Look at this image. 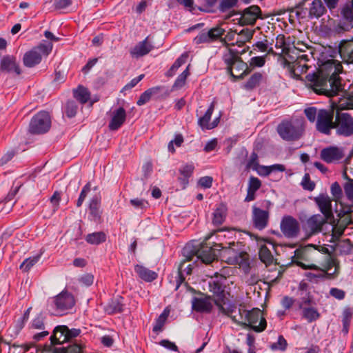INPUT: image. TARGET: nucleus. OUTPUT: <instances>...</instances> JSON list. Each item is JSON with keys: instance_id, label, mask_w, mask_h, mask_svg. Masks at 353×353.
<instances>
[{"instance_id": "obj_53", "label": "nucleus", "mask_w": 353, "mask_h": 353, "mask_svg": "<svg viewBox=\"0 0 353 353\" xmlns=\"http://www.w3.org/2000/svg\"><path fill=\"white\" fill-rule=\"evenodd\" d=\"M259 160L258 155L255 152H252L250 154V159L246 164V169H252L253 170H257L259 168Z\"/></svg>"}, {"instance_id": "obj_18", "label": "nucleus", "mask_w": 353, "mask_h": 353, "mask_svg": "<svg viewBox=\"0 0 353 353\" xmlns=\"http://www.w3.org/2000/svg\"><path fill=\"white\" fill-rule=\"evenodd\" d=\"M321 159L327 163H336L344 157V151L342 148L336 146H330L323 148L321 151Z\"/></svg>"}, {"instance_id": "obj_8", "label": "nucleus", "mask_w": 353, "mask_h": 353, "mask_svg": "<svg viewBox=\"0 0 353 353\" xmlns=\"http://www.w3.org/2000/svg\"><path fill=\"white\" fill-rule=\"evenodd\" d=\"M50 126L51 119L49 113L46 111H41L31 119L29 131L32 134H43L50 130Z\"/></svg>"}, {"instance_id": "obj_23", "label": "nucleus", "mask_w": 353, "mask_h": 353, "mask_svg": "<svg viewBox=\"0 0 353 353\" xmlns=\"http://www.w3.org/2000/svg\"><path fill=\"white\" fill-rule=\"evenodd\" d=\"M269 213L259 208H253L252 220L254 225L259 230L264 229L268 223Z\"/></svg>"}, {"instance_id": "obj_28", "label": "nucleus", "mask_w": 353, "mask_h": 353, "mask_svg": "<svg viewBox=\"0 0 353 353\" xmlns=\"http://www.w3.org/2000/svg\"><path fill=\"white\" fill-rule=\"evenodd\" d=\"M68 327L66 325L57 326L51 336L50 339L53 345L61 344L68 341Z\"/></svg>"}, {"instance_id": "obj_49", "label": "nucleus", "mask_w": 353, "mask_h": 353, "mask_svg": "<svg viewBox=\"0 0 353 353\" xmlns=\"http://www.w3.org/2000/svg\"><path fill=\"white\" fill-rule=\"evenodd\" d=\"M188 57V54L187 53L181 54L170 68V70L168 71L169 75H173V74L178 70V68H179L186 62Z\"/></svg>"}, {"instance_id": "obj_48", "label": "nucleus", "mask_w": 353, "mask_h": 353, "mask_svg": "<svg viewBox=\"0 0 353 353\" xmlns=\"http://www.w3.org/2000/svg\"><path fill=\"white\" fill-rule=\"evenodd\" d=\"M346 227V224L334 225L332 230V240L330 241L335 242L339 240L341 236L343 234Z\"/></svg>"}, {"instance_id": "obj_45", "label": "nucleus", "mask_w": 353, "mask_h": 353, "mask_svg": "<svg viewBox=\"0 0 353 353\" xmlns=\"http://www.w3.org/2000/svg\"><path fill=\"white\" fill-rule=\"evenodd\" d=\"M106 239V234L103 232H97L89 234L86 236L85 240L90 244H99Z\"/></svg>"}, {"instance_id": "obj_55", "label": "nucleus", "mask_w": 353, "mask_h": 353, "mask_svg": "<svg viewBox=\"0 0 353 353\" xmlns=\"http://www.w3.org/2000/svg\"><path fill=\"white\" fill-rule=\"evenodd\" d=\"M318 112L319 110L315 107H310L305 108L304 110V113L306 117L310 122L312 123L316 121V119L318 118Z\"/></svg>"}, {"instance_id": "obj_40", "label": "nucleus", "mask_w": 353, "mask_h": 353, "mask_svg": "<svg viewBox=\"0 0 353 353\" xmlns=\"http://www.w3.org/2000/svg\"><path fill=\"white\" fill-rule=\"evenodd\" d=\"M214 109V104L212 103L208 108V110L203 115V117H201L199 119V125L201 126L202 129L208 130L209 125L210 124V121L211 119V116Z\"/></svg>"}, {"instance_id": "obj_38", "label": "nucleus", "mask_w": 353, "mask_h": 353, "mask_svg": "<svg viewBox=\"0 0 353 353\" xmlns=\"http://www.w3.org/2000/svg\"><path fill=\"white\" fill-rule=\"evenodd\" d=\"M185 261H183L180 263L179 268H178V272H177V276L176 277V288L175 290H178L179 286L183 283L185 281V278L183 276V273L184 272H186L187 274H190L192 273V265L189 264L184 270L183 269V267L184 265Z\"/></svg>"}, {"instance_id": "obj_20", "label": "nucleus", "mask_w": 353, "mask_h": 353, "mask_svg": "<svg viewBox=\"0 0 353 353\" xmlns=\"http://www.w3.org/2000/svg\"><path fill=\"white\" fill-rule=\"evenodd\" d=\"M261 13V11L259 6H250L243 11L239 22L243 26L253 25L257 19L260 17Z\"/></svg>"}, {"instance_id": "obj_14", "label": "nucleus", "mask_w": 353, "mask_h": 353, "mask_svg": "<svg viewBox=\"0 0 353 353\" xmlns=\"http://www.w3.org/2000/svg\"><path fill=\"white\" fill-rule=\"evenodd\" d=\"M245 326H249L254 331L261 332L266 327V320L262 315V312L257 308L247 311L246 324Z\"/></svg>"}, {"instance_id": "obj_63", "label": "nucleus", "mask_w": 353, "mask_h": 353, "mask_svg": "<svg viewBox=\"0 0 353 353\" xmlns=\"http://www.w3.org/2000/svg\"><path fill=\"white\" fill-rule=\"evenodd\" d=\"M344 191L347 199L353 203V181L345 184Z\"/></svg>"}, {"instance_id": "obj_7", "label": "nucleus", "mask_w": 353, "mask_h": 353, "mask_svg": "<svg viewBox=\"0 0 353 353\" xmlns=\"http://www.w3.org/2000/svg\"><path fill=\"white\" fill-rule=\"evenodd\" d=\"M183 254L187 258V261L192 260V257L196 256L205 264L211 263L216 257L214 250L212 247L204 245L199 249L195 250L190 245L187 244L183 249Z\"/></svg>"}, {"instance_id": "obj_26", "label": "nucleus", "mask_w": 353, "mask_h": 353, "mask_svg": "<svg viewBox=\"0 0 353 353\" xmlns=\"http://www.w3.org/2000/svg\"><path fill=\"white\" fill-rule=\"evenodd\" d=\"M275 47L277 49H281V52L277 54L279 55V61L283 57H289L294 59V55L291 53H294L295 49H290L286 46L285 37L283 34H279L276 38Z\"/></svg>"}, {"instance_id": "obj_47", "label": "nucleus", "mask_w": 353, "mask_h": 353, "mask_svg": "<svg viewBox=\"0 0 353 353\" xmlns=\"http://www.w3.org/2000/svg\"><path fill=\"white\" fill-rule=\"evenodd\" d=\"M170 314V310L167 308L159 315L155 322V325L153 327V331L154 332H159L161 331L163 326L164 325L168 316Z\"/></svg>"}, {"instance_id": "obj_61", "label": "nucleus", "mask_w": 353, "mask_h": 353, "mask_svg": "<svg viewBox=\"0 0 353 353\" xmlns=\"http://www.w3.org/2000/svg\"><path fill=\"white\" fill-rule=\"evenodd\" d=\"M77 105L74 101H68L65 107V114L68 117H73L77 112Z\"/></svg>"}, {"instance_id": "obj_52", "label": "nucleus", "mask_w": 353, "mask_h": 353, "mask_svg": "<svg viewBox=\"0 0 353 353\" xmlns=\"http://www.w3.org/2000/svg\"><path fill=\"white\" fill-rule=\"evenodd\" d=\"M253 34V30H250L249 29H243L239 32V38L237 39V41L241 43H245L250 41L252 38Z\"/></svg>"}, {"instance_id": "obj_39", "label": "nucleus", "mask_w": 353, "mask_h": 353, "mask_svg": "<svg viewBox=\"0 0 353 353\" xmlns=\"http://www.w3.org/2000/svg\"><path fill=\"white\" fill-rule=\"evenodd\" d=\"M74 97L81 103H86L90 97V93L84 87L79 85L74 90Z\"/></svg>"}, {"instance_id": "obj_41", "label": "nucleus", "mask_w": 353, "mask_h": 353, "mask_svg": "<svg viewBox=\"0 0 353 353\" xmlns=\"http://www.w3.org/2000/svg\"><path fill=\"white\" fill-rule=\"evenodd\" d=\"M246 310L236 307V312L231 314L230 317L234 322L244 325L246 324Z\"/></svg>"}, {"instance_id": "obj_12", "label": "nucleus", "mask_w": 353, "mask_h": 353, "mask_svg": "<svg viewBox=\"0 0 353 353\" xmlns=\"http://www.w3.org/2000/svg\"><path fill=\"white\" fill-rule=\"evenodd\" d=\"M330 221L327 218L320 214L310 216L303 223V228L307 237L316 235L323 230V225Z\"/></svg>"}, {"instance_id": "obj_37", "label": "nucleus", "mask_w": 353, "mask_h": 353, "mask_svg": "<svg viewBox=\"0 0 353 353\" xmlns=\"http://www.w3.org/2000/svg\"><path fill=\"white\" fill-rule=\"evenodd\" d=\"M210 291L213 293L214 295L217 296L219 301H223L224 297V289L222 284L215 280H212L209 282Z\"/></svg>"}, {"instance_id": "obj_60", "label": "nucleus", "mask_w": 353, "mask_h": 353, "mask_svg": "<svg viewBox=\"0 0 353 353\" xmlns=\"http://www.w3.org/2000/svg\"><path fill=\"white\" fill-rule=\"evenodd\" d=\"M90 183H88L82 189L79 197L77 201V206L78 208L81 207L86 198L88 194L90 192L91 187Z\"/></svg>"}, {"instance_id": "obj_16", "label": "nucleus", "mask_w": 353, "mask_h": 353, "mask_svg": "<svg viewBox=\"0 0 353 353\" xmlns=\"http://www.w3.org/2000/svg\"><path fill=\"white\" fill-rule=\"evenodd\" d=\"M341 19L339 27L348 31L353 28V0L346 2L341 9Z\"/></svg>"}, {"instance_id": "obj_25", "label": "nucleus", "mask_w": 353, "mask_h": 353, "mask_svg": "<svg viewBox=\"0 0 353 353\" xmlns=\"http://www.w3.org/2000/svg\"><path fill=\"white\" fill-rule=\"evenodd\" d=\"M334 270L332 272H329L330 270H327L326 272L323 271L322 270H319L320 272L318 274H314L312 272L305 273V277L308 281L311 282H317L320 279L324 278H332L336 275H338L339 272V264L336 260V265H334Z\"/></svg>"}, {"instance_id": "obj_17", "label": "nucleus", "mask_w": 353, "mask_h": 353, "mask_svg": "<svg viewBox=\"0 0 353 353\" xmlns=\"http://www.w3.org/2000/svg\"><path fill=\"white\" fill-rule=\"evenodd\" d=\"M225 32V30L221 27H214L208 31H202L194 38V43L196 45L209 43L221 38Z\"/></svg>"}, {"instance_id": "obj_4", "label": "nucleus", "mask_w": 353, "mask_h": 353, "mask_svg": "<svg viewBox=\"0 0 353 353\" xmlns=\"http://www.w3.org/2000/svg\"><path fill=\"white\" fill-rule=\"evenodd\" d=\"M304 132L303 121L293 119L282 121L277 127V132L285 141H294L299 139Z\"/></svg>"}, {"instance_id": "obj_31", "label": "nucleus", "mask_w": 353, "mask_h": 353, "mask_svg": "<svg viewBox=\"0 0 353 353\" xmlns=\"http://www.w3.org/2000/svg\"><path fill=\"white\" fill-rule=\"evenodd\" d=\"M227 207L225 205L220 204L212 214V223L214 225H220L223 223L227 215Z\"/></svg>"}, {"instance_id": "obj_59", "label": "nucleus", "mask_w": 353, "mask_h": 353, "mask_svg": "<svg viewBox=\"0 0 353 353\" xmlns=\"http://www.w3.org/2000/svg\"><path fill=\"white\" fill-rule=\"evenodd\" d=\"M183 136L181 134H176L175 136L174 140L170 141V143H168V150L170 152L174 153L175 152L174 144L177 147H180L181 145V144L183 143Z\"/></svg>"}, {"instance_id": "obj_62", "label": "nucleus", "mask_w": 353, "mask_h": 353, "mask_svg": "<svg viewBox=\"0 0 353 353\" xmlns=\"http://www.w3.org/2000/svg\"><path fill=\"white\" fill-rule=\"evenodd\" d=\"M261 186V181L254 176H251L248 183V189L256 192Z\"/></svg>"}, {"instance_id": "obj_1", "label": "nucleus", "mask_w": 353, "mask_h": 353, "mask_svg": "<svg viewBox=\"0 0 353 353\" xmlns=\"http://www.w3.org/2000/svg\"><path fill=\"white\" fill-rule=\"evenodd\" d=\"M342 69L341 63H336L334 60L328 61L318 73L307 74L306 79L316 94L332 97L342 90L341 78L339 77Z\"/></svg>"}, {"instance_id": "obj_46", "label": "nucleus", "mask_w": 353, "mask_h": 353, "mask_svg": "<svg viewBox=\"0 0 353 353\" xmlns=\"http://www.w3.org/2000/svg\"><path fill=\"white\" fill-rule=\"evenodd\" d=\"M214 302L219 311L228 316H230L231 314L236 312V307L234 304H228L227 307H225L226 303L223 300V301L214 300Z\"/></svg>"}, {"instance_id": "obj_9", "label": "nucleus", "mask_w": 353, "mask_h": 353, "mask_svg": "<svg viewBox=\"0 0 353 353\" xmlns=\"http://www.w3.org/2000/svg\"><path fill=\"white\" fill-rule=\"evenodd\" d=\"M334 129L336 134L350 137L353 134V117L347 113L337 112L335 116Z\"/></svg>"}, {"instance_id": "obj_56", "label": "nucleus", "mask_w": 353, "mask_h": 353, "mask_svg": "<svg viewBox=\"0 0 353 353\" xmlns=\"http://www.w3.org/2000/svg\"><path fill=\"white\" fill-rule=\"evenodd\" d=\"M238 0H221L219 4V10L224 12L234 8L237 4Z\"/></svg>"}, {"instance_id": "obj_13", "label": "nucleus", "mask_w": 353, "mask_h": 353, "mask_svg": "<svg viewBox=\"0 0 353 353\" xmlns=\"http://www.w3.org/2000/svg\"><path fill=\"white\" fill-rule=\"evenodd\" d=\"M280 64L285 68H287L290 77L299 79L301 74L305 73L308 69V65L305 63H301L289 57H283L280 59Z\"/></svg>"}, {"instance_id": "obj_3", "label": "nucleus", "mask_w": 353, "mask_h": 353, "mask_svg": "<svg viewBox=\"0 0 353 353\" xmlns=\"http://www.w3.org/2000/svg\"><path fill=\"white\" fill-rule=\"evenodd\" d=\"M223 60L228 73L234 80L241 79L251 72V68L243 61L236 51L227 48L223 54Z\"/></svg>"}, {"instance_id": "obj_58", "label": "nucleus", "mask_w": 353, "mask_h": 353, "mask_svg": "<svg viewBox=\"0 0 353 353\" xmlns=\"http://www.w3.org/2000/svg\"><path fill=\"white\" fill-rule=\"evenodd\" d=\"M123 298L117 296L112 304V312H121L123 310Z\"/></svg>"}, {"instance_id": "obj_32", "label": "nucleus", "mask_w": 353, "mask_h": 353, "mask_svg": "<svg viewBox=\"0 0 353 353\" xmlns=\"http://www.w3.org/2000/svg\"><path fill=\"white\" fill-rule=\"evenodd\" d=\"M134 271L141 279L148 282L152 281L157 278V273L142 265H137L134 267Z\"/></svg>"}, {"instance_id": "obj_44", "label": "nucleus", "mask_w": 353, "mask_h": 353, "mask_svg": "<svg viewBox=\"0 0 353 353\" xmlns=\"http://www.w3.org/2000/svg\"><path fill=\"white\" fill-rule=\"evenodd\" d=\"M259 254L261 261L266 265L272 263L274 260L273 256L266 245L261 246Z\"/></svg>"}, {"instance_id": "obj_22", "label": "nucleus", "mask_w": 353, "mask_h": 353, "mask_svg": "<svg viewBox=\"0 0 353 353\" xmlns=\"http://www.w3.org/2000/svg\"><path fill=\"white\" fill-rule=\"evenodd\" d=\"M0 70L9 73L13 72L17 75L21 74L19 64L17 63L16 58L12 56H6L1 59Z\"/></svg>"}, {"instance_id": "obj_54", "label": "nucleus", "mask_w": 353, "mask_h": 353, "mask_svg": "<svg viewBox=\"0 0 353 353\" xmlns=\"http://www.w3.org/2000/svg\"><path fill=\"white\" fill-rule=\"evenodd\" d=\"M287 346H288V343H287L286 340L284 339V337L282 335H280L278 338L277 342L272 343L270 345V348L272 350H279L281 351H284L286 350Z\"/></svg>"}, {"instance_id": "obj_51", "label": "nucleus", "mask_w": 353, "mask_h": 353, "mask_svg": "<svg viewBox=\"0 0 353 353\" xmlns=\"http://www.w3.org/2000/svg\"><path fill=\"white\" fill-rule=\"evenodd\" d=\"M39 256H34L26 259L20 265V269L23 272H28L30 268L34 265L39 261Z\"/></svg>"}, {"instance_id": "obj_6", "label": "nucleus", "mask_w": 353, "mask_h": 353, "mask_svg": "<svg viewBox=\"0 0 353 353\" xmlns=\"http://www.w3.org/2000/svg\"><path fill=\"white\" fill-rule=\"evenodd\" d=\"M238 243L235 242L229 243L228 247H222L220 250L221 260L228 264L243 265L248 263V254L243 251L235 248Z\"/></svg>"}, {"instance_id": "obj_24", "label": "nucleus", "mask_w": 353, "mask_h": 353, "mask_svg": "<svg viewBox=\"0 0 353 353\" xmlns=\"http://www.w3.org/2000/svg\"><path fill=\"white\" fill-rule=\"evenodd\" d=\"M153 48L149 37H147L142 41L139 42L130 50V54L132 57L139 58L148 54Z\"/></svg>"}, {"instance_id": "obj_10", "label": "nucleus", "mask_w": 353, "mask_h": 353, "mask_svg": "<svg viewBox=\"0 0 353 353\" xmlns=\"http://www.w3.org/2000/svg\"><path fill=\"white\" fill-rule=\"evenodd\" d=\"M74 303V296L70 293L63 291L53 298L50 305L54 309L55 315H62L66 310L71 309Z\"/></svg>"}, {"instance_id": "obj_34", "label": "nucleus", "mask_w": 353, "mask_h": 353, "mask_svg": "<svg viewBox=\"0 0 353 353\" xmlns=\"http://www.w3.org/2000/svg\"><path fill=\"white\" fill-rule=\"evenodd\" d=\"M326 11L321 0H314L309 8V17L310 18H319Z\"/></svg>"}, {"instance_id": "obj_33", "label": "nucleus", "mask_w": 353, "mask_h": 353, "mask_svg": "<svg viewBox=\"0 0 353 353\" xmlns=\"http://www.w3.org/2000/svg\"><path fill=\"white\" fill-rule=\"evenodd\" d=\"M194 170V166L193 164L190 163L183 165L179 170L180 176L179 177V181L183 186V188H185L186 185L188 184V179L192 176L193 171Z\"/></svg>"}, {"instance_id": "obj_15", "label": "nucleus", "mask_w": 353, "mask_h": 353, "mask_svg": "<svg viewBox=\"0 0 353 353\" xmlns=\"http://www.w3.org/2000/svg\"><path fill=\"white\" fill-rule=\"evenodd\" d=\"M281 231L287 238H296L300 233V223L293 216H284L280 224Z\"/></svg>"}, {"instance_id": "obj_29", "label": "nucleus", "mask_w": 353, "mask_h": 353, "mask_svg": "<svg viewBox=\"0 0 353 353\" xmlns=\"http://www.w3.org/2000/svg\"><path fill=\"white\" fill-rule=\"evenodd\" d=\"M339 53L343 61L353 63V39L343 42L339 47Z\"/></svg>"}, {"instance_id": "obj_36", "label": "nucleus", "mask_w": 353, "mask_h": 353, "mask_svg": "<svg viewBox=\"0 0 353 353\" xmlns=\"http://www.w3.org/2000/svg\"><path fill=\"white\" fill-rule=\"evenodd\" d=\"M332 108L337 110L353 109V97L341 98L337 102H333Z\"/></svg>"}, {"instance_id": "obj_11", "label": "nucleus", "mask_w": 353, "mask_h": 353, "mask_svg": "<svg viewBox=\"0 0 353 353\" xmlns=\"http://www.w3.org/2000/svg\"><path fill=\"white\" fill-rule=\"evenodd\" d=\"M334 110L321 109L318 112V118L316 121V129L318 132L330 135L334 129Z\"/></svg>"}, {"instance_id": "obj_57", "label": "nucleus", "mask_w": 353, "mask_h": 353, "mask_svg": "<svg viewBox=\"0 0 353 353\" xmlns=\"http://www.w3.org/2000/svg\"><path fill=\"white\" fill-rule=\"evenodd\" d=\"M301 185L304 190L312 191L315 188V183L310 180V176L308 173H306L302 179Z\"/></svg>"}, {"instance_id": "obj_50", "label": "nucleus", "mask_w": 353, "mask_h": 353, "mask_svg": "<svg viewBox=\"0 0 353 353\" xmlns=\"http://www.w3.org/2000/svg\"><path fill=\"white\" fill-rule=\"evenodd\" d=\"M189 65L186 68V69L177 77L174 85V89H179L182 88L186 81L187 77L189 76Z\"/></svg>"}, {"instance_id": "obj_21", "label": "nucleus", "mask_w": 353, "mask_h": 353, "mask_svg": "<svg viewBox=\"0 0 353 353\" xmlns=\"http://www.w3.org/2000/svg\"><path fill=\"white\" fill-rule=\"evenodd\" d=\"M311 301L308 299H303L299 304V308L301 310V316L308 323L316 321L320 317L318 310L312 307H309Z\"/></svg>"}, {"instance_id": "obj_5", "label": "nucleus", "mask_w": 353, "mask_h": 353, "mask_svg": "<svg viewBox=\"0 0 353 353\" xmlns=\"http://www.w3.org/2000/svg\"><path fill=\"white\" fill-rule=\"evenodd\" d=\"M53 45L51 42L43 41L32 50L26 52L23 57L25 66L32 68L38 65L43 56H48L52 50Z\"/></svg>"}, {"instance_id": "obj_27", "label": "nucleus", "mask_w": 353, "mask_h": 353, "mask_svg": "<svg viewBox=\"0 0 353 353\" xmlns=\"http://www.w3.org/2000/svg\"><path fill=\"white\" fill-rule=\"evenodd\" d=\"M192 308L199 312H210L212 304L209 297H195L192 301Z\"/></svg>"}, {"instance_id": "obj_2", "label": "nucleus", "mask_w": 353, "mask_h": 353, "mask_svg": "<svg viewBox=\"0 0 353 353\" xmlns=\"http://www.w3.org/2000/svg\"><path fill=\"white\" fill-rule=\"evenodd\" d=\"M336 260L327 248L312 244L296 249L292 256V262L303 269L324 272L331 270L336 265Z\"/></svg>"}, {"instance_id": "obj_64", "label": "nucleus", "mask_w": 353, "mask_h": 353, "mask_svg": "<svg viewBox=\"0 0 353 353\" xmlns=\"http://www.w3.org/2000/svg\"><path fill=\"white\" fill-rule=\"evenodd\" d=\"M61 353H82V349L79 345L74 344L63 348Z\"/></svg>"}, {"instance_id": "obj_43", "label": "nucleus", "mask_w": 353, "mask_h": 353, "mask_svg": "<svg viewBox=\"0 0 353 353\" xmlns=\"http://www.w3.org/2000/svg\"><path fill=\"white\" fill-rule=\"evenodd\" d=\"M152 97L157 99H165L169 96V90L165 86H155L148 89Z\"/></svg>"}, {"instance_id": "obj_42", "label": "nucleus", "mask_w": 353, "mask_h": 353, "mask_svg": "<svg viewBox=\"0 0 353 353\" xmlns=\"http://www.w3.org/2000/svg\"><path fill=\"white\" fill-rule=\"evenodd\" d=\"M263 79V74L261 72L254 73L246 81L244 88L247 90H252L258 86Z\"/></svg>"}, {"instance_id": "obj_35", "label": "nucleus", "mask_w": 353, "mask_h": 353, "mask_svg": "<svg viewBox=\"0 0 353 353\" xmlns=\"http://www.w3.org/2000/svg\"><path fill=\"white\" fill-rule=\"evenodd\" d=\"M101 196L98 194L94 195L90 201L89 209L91 215L94 219H99L101 211Z\"/></svg>"}, {"instance_id": "obj_30", "label": "nucleus", "mask_w": 353, "mask_h": 353, "mask_svg": "<svg viewBox=\"0 0 353 353\" xmlns=\"http://www.w3.org/2000/svg\"><path fill=\"white\" fill-rule=\"evenodd\" d=\"M125 109L120 107L112 113V130H117L122 126L126 119Z\"/></svg>"}, {"instance_id": "obj_19", "label": "nucleus", "mask_w": 353, "mask_h": 353, "mask_svg": "<svg viewBox=\"0 0 353 353\" xmlns=\"http://www.w3.org/2000/svg\"><path fill=\"white\" fill-rule=\"evenodd\" d=\"M319 207L321 215L331 220L334 217L332 208V199L327 194H320L314 199Z\"/></svg>"}]
</instances>
